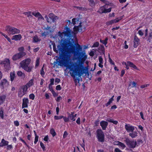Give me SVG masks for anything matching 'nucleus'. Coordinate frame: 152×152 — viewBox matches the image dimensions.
Masks as SVG:
<instances>
[{"label": "nucleus", "instance_id": "61", "mask_svg": "<svg viewBox=\"0 0 152 152\" xmlns=\"http://www.w3.org/2000/svg\"><path fill=\"white\" fill-rule=\"evenodd\" d=\"M76 123L78 124H80V118H78L76 121Z\"/></svg>", "mask_w": 152, "mask_h": 152}, {"label": "nucleus", "instance_id": "2", "mask_svg": "<svg viewBox=\"0 0 152 152\" xmlns=\"http://www.w3.org/2000/svg\"><path fill=\"white\" fill-rule=\"evenodd\" d=\"M81 56L82 57L81 60L74 63V69L73 70L72 68H70V74L71 76L75 79V81L77 80V79L75 78V76L82 72L84 69V67L83 65L84 61L87 58V56L85 52H83L81 53Z\"/></svg>", "mask_w": 152, "mask_h": 152}, {"label": "nucleus", "instance_id": "37", "mask_svg": "<svg viewBox=\"0 0 152 152\" xmlns=\"http://www.w3.org/2000/svg\"><path fill=\"white\" fill-rule=\"evenodd\" d=\"M50 134L52 135L53 137H54L56 135V132L54 129H51L50 130Z\"/></svg>", "mask_w": 152, "mask_h": 152}, {"label": "nucleus", "instance_id": "18", "mask_svg": "<svg viewBox=\"0 0 152 152\" xmlns=\"http://www.w3.org/2000/svg\"><path fill=\"white\" fill-rule=\"evenodd\" d=\"M125 128L127 132H132L134 130V127L129 124H126L125 126Z\"/></svg>", "mask_w": 152, "mask_h": 152}, {"label": "nucleus", "instance_id": "53", "mask_svg": "<svg viewBox=\"0 0 152 152\" xmlns=\"http://www.w3.org/2000/svg\"><path fill=\"white\" fill-rule=\"evenodd\" d=\"M138 33L140 36H142L143 35V32L141 30H139L138 31Z\"/></svg>", "mask_w": 152, "mask_h": 152}, {"label": "nucleus", "instance_id": "46", "mask_svg": "<svg viewBox=\"0 0 152 152\" xmlns=\"http://www.w3.org/2000/svg\"><path fill=\"white\" fill-rule=\"evenodd\" d=\"M31 12H25L24 13V14L27 17H29L31 16Z\"/></svg>", "mask_w": 152, "mask_h": 152}, {"label": "nucleus", "instance_id": "34", "mask_svg": "<svg viewBox=\"0 0 152 152\" xmlns=\"http://www.w3.org/2000/svg\"><path fill=\"white\" fill-rule=\"evenodd\" d=\"M89 2V4L91 7L94 6L95 5V3H94L93 0H88Z\"/></svg>", "mask_w": 152, "mask_h": 152}, {"label": "nucleus", "instance_id": "19", "mask_svg": "<svg viewBox=\"0 0 152 152\" xmlns=\"http://www.w3.org/2000/svg\"><path fill=\"white\" fill-rule=\"evenodd\" d=\"M140 40L136 36H135L134 41V47L135 48H137L139 45Z\"/></svg>", "mask_w": 152, "mask_h": 152}, {"label": "nucleus", "instance_id": "41", "mask_svg": "<svg viewBox=\"0 0 152 152\" xmlns=\"http://www.w3.org/2000/svg\"><path fill=\"white\" fill-rule=\"evenodd\" d=\"M38 136L36 134H35V140L34 141V143L35 144H36L37 142L38 141Z\"/></svg>", "mask_w": 152, "mask_h": 152}, {"label": "nucleus", "instance_id": "3", "mask_svg": "<svg viewBox=\"0 0 152 152\" xmlns=\"http://www.w3.org/2000/svg\"><path fill=\"white\" fill-rule=\"evenodd\" d=\"M31 61V60L30 58H27L22 61L20 63L21 67L28 72H30L31 70V67L28 66Z\"/></svg>", "mask_w": 152, "mask_h": 152}, {"label": "nucleus", "instance_id": "45", "mask_svg": "<svg viewBox=\"0 0 152 152\" xmlns=\"http://www.w3.org/2000/svg\"><path fill=\"white\" fill-rule=\"evenodd\" d=\"M62 118H63L64 121L65 122H67L69 121V117L67 118L66 117L63 116Z\"/></svg>", "mask_w": 152, "mask_h": 152}, {"label": "nucleus", "instance_id": "55", "mask_svg": "<svg viewBox=\"0 0 152 152\" xmlns=\"http://www.w3.org/2000/svg\"><path fill=\"white\" fill-rule=\"evenodd\" d=\"M12 148V145H7V149L8 150H10Z\"/></svg>", "mask_w": 152, "mask_h": 152}, {"label": "nucleus", "instance_id": "7", "mask_svg": "<svg viewBox=\"0 0 152 152\" xmlns=\"http://www.w3.org/2000/svg\"><path fill=\"white\" fill-rule=\"evenodd\" d=\"M28 88L27 85H25L21 86L18 90V96L20 97H22L24 95L27 93Z\"/></svg>", "mask_w": 152, "mask_h": 152}, {"label": "nucleus", "instance_id": "44", "mask_svg": "<svg viewBox=\"0 0 152 152\" xmlns=\"http://www.w3.org/2000/svg\"><path fill=\"white\" fill-rule=\"evenodd\" d=\"M52 22H55V21L58 19V17L56 16H54V15L53 17H52Z\"/></svg>", "mask_w": 152, "mask_h": 152}, {"label": "nucleus", "instance_id": "13", "mask_svg": "<svg viewBox=\"0 0 152 152\" xmlns=\"http://www.w3.org/2000/svg\"><path fill=\"white\" fill-rule=\"evenodd\" d=\"M123 18L122 16H121L119 18H117L116 19L112 20L108 22L107 24L108 25H110L115 23L118 22L120 20H121Z\"/></svg>", "mask_w": 152, "mask_h": 152}, {"label": "nucleus", "instance_id": "8", "mask_svg": "<svg viewBox=\"0 0 152 152\" xmlns=\"http://www.w3.org/2000/svg\"><path fill=\"white\" fill-rule=\"evenodd\" d=\"M96 137L99 141L103 142L104 141V134L101 129H98L96 131Z\"/></svg>", "mask_w": 152, "mask_h": 152}, {"label": "nucleus", "instance_id": "9", "mask_svg": "<svg viewBox=\"0 0 152 152\" xmlns=\"http://www.w3.org/2000/svg\"><path fill=\"white\" fill-rule=\"evenodd\" d=\"M10 61L9 59L5 58L1 62V64L4 65V68L7 70L10 69Z\"/></svg>", "mask_w": 152, "mask_h": 152}, {"label": "nucleus", "instance_id": "24", "mask_svg": "<svg viewBox=\"0 0 152 152\" xmlns=\"http://www.w3.org/2000/svg\"><path fill=\"white\" fill-rule=\"evenodd\" d=\"M137 131H132L129 134V135L132 138H134L137 136Z\"/></svg>", "mask_w": 152, "mask_h": 152}, {"label": "nucleus", "instance_id": "47", "mask_svg": "<svg viewBox=\"0 0 152 152\" xmlns=\"http://www.w3.org/2000/svg\"><path fill=\"white\" fill-rule=\"evenodd\" d=\"M99 43L98 42H96L94 43V44H93V46H92V48L93 47H97L99 45Z\"/></svg>", "mask_w": 152, "mask_h": 152}, {"label": "nucleus", "instance_id": "5", "mask_svg": "<svg viewBox=\"0 0 152 152\" xmlns=\"http://www.w3.org/2000/svg\"><path fill=\"white\" fill-rule=\"evenodd\" d=\"M110 5L106 4L104 6L101 7L99 10L98 12L100 13H106L109 12L111 10V7Z\"/></svg>", "mask_w": 152, "mask_h": 152}, {"label": "nucleus", "instance_id": "22", "mask_svg": "<svg viewBox=\"0 0 152 152\" xmlns=\"http://www.w3.org/2000/svg\"><path fill=\"white\" fill-rule=\"evenodd\" d=\"M8 141H5L4 139H2L0 143V147H3L6 145H8Z\"/></svg>", "mask_w": 152, "mask_h": 152}, {"label": "nucleus", "instance_id": "43", "mask_svg": "<svg viewBox=\"0 0 152 152\" xmlns=\"http://www.w3.org/2000/svg\"><path fill=\"white\" fill-rule=\"evenodd\" d=\"M72 23L73 24V25H74L76 24V22H77L78 21V20L76 18H74L72 19Z\"/></svg>", "mask_w": 152, "mask_h": 152}, {"label": "nucleus", "instance_id": "31", "mask_svg": "<svg viewBox=\"0 0 152 152\" xmlns=\"http://www.w3.org/2000/svg\"><path fill=\"white\" fill-rule=\"evenodd\" d=\"M33 84V80L32 79H31L28 83L26 85H27V86H28L29 87L31 86Z\"/></svg>", "mask_w": 152, "mask_h": 152}, {"label": "nucleus", "instance_id": "16", "mask_svg": "<svg viewBox=\"0 0 152 152\" xmlns=\"http://www.w3.org/2000/svg\"><path fill=\"white\" fill-rule=\"evenodd\" d=\"M28 99L27 98H24L23 99L22 108L27 107H28Z\"/></svg>", "mask_w": 152, "mask_h": 152}, {"label": "nucleus", "instance_id": "30", "mask_svg": "<svg viewBox=\"0 0 152 152\" xmlns=\"http://www.w3.org/2000/svg\"><path fill=\"white\" fill-rule=\"evenodd\" d=\"M107 121L109 122L112 123H113L115 124H117L118 123V121H117L114 120L113 119H107Z\"/></svg>", "mask_w": 152, "mask_h": 152}, {"label": "nucleus", "instance_id": "52", "mask_svg": "<svg viewBox=\"0 0 152 152\" xmlns=\"http://www.w3.org/2000/svg\"><path fill=\"white\" fill-rule=\"evenodd\" d=\"M152 32L151 33L149 34V36L148 39V41H149V42L150 41L151 39L152 38Z\"/></svg>", "mask_w": 152, "mask_h": 152}, {"label": "nucleus", "instance_id": "29", "mask_svg": "<svg viewBox=\"0 0 152 152\" xmlns=\"http://www.w3.org/2000/svg\"><path fill=\"white\" fill-rule=\"evenodd\" d=\"M17 74L19 76L23 78L25 77V74L20 71H18Z\"/></svg>", "mask_w": 152, "mask_h": 152}, {"label": "nucleus", "instance_id": "11", "mask_svg": "<svg viewBox=\"0 0 152 152\" xmlns=\"http://www.w3.org/2000/svg\"><path fill=\"white\" fill-rule=\"evenodd\" d=\"M26 55V53L24 52H20L14 55L12 58L14 61H16L22 57Z\"/></svg>", "mask_w": 152, "mask_h": 152}, {"label": "nucleus", "instance_id": "38", "mask_svg": "<svg viewBox=\"0 0 152 152\" xmlns=\"http://www.w3.org/2000/svg\"><path fill=\"white\" fill-rule=\"evenodd\" d=\"M108 59L109 62L110 63V64L112 65H115V63L110 58L109 54V55Z\"/></svg>", "mask_w": 152, "mask_h": 152}, {"label": "nucleus", "instance_id": "57", "mask_svg": "<svg viewBox=\"0 0 152 152\" xmlns=\"http://www.w3.org/2000/svg\"><path fill=\"white\" fill-rule=\"evenodd\" d=\"M14 124L16 126H18L19 125V122L17 121H14Z\"/></svg>", "mask_w": 152, "mask_h": 152}, {"label": "nucleus", "instance_id": "25", "mask_svg": "<svg viewBox=\"0 0 152 152\" xmlns=\"http://www.w3.org/2000/svg\"><path fill=\"white\" fill-rule=\"evenodd\" d=\"M6 97L5 95L0 96V105L2 104L5 101Z\"/></svg>", "mask_w": 152, "mask_h": 152}, {"label": "nucleus", "instance_id": "32", "mask_svg": "<svg viewBox=\"0 0 152 152\" xmlns=\"http://www.w3.org/2000/svg\"><path fill=\"white\" fill-rule=\"evenodd\" d=\"M107 40L108 38H106L104 40H100V42L103 44H104L105 45H106L107 43Z\"/></svg>", "mask_w": 152, "mask_h": 152}, {"label": "nucleus", "instance_id": "23", "mask_svg": "<svg viewBox=\"0 0 152 152\" xmlns=\"http://www.w3.org/2000/svg\"><path fill=\"white\" fill-rule=\"evenodd\" d=\"M77 115V114H75L74 115V113L72 112L71 114L69 116V118L72 121H73L75 120V118L76 117Z\"/></svg>", "mask_w": 152, "mask_h": 152}, {"label": "nucleus", "instance_id": "48", "mask_svg": "<svg viewBox=\"0 0 152 152\" xmlns=\"http://www.w3.org/2000/svg\"><path fill=\"white\" fill-rule=\"evenodd\" d=\"M40 145L42 148L43 151H45V146L44 144L42 142H41L40 143Z\"/></svg>", "mask_w": 152, "mask_h": 152}, {"label": "nucleus", "instance_id": "62", "mask_svg": "<svg viewBox=\"0 0 152 152\" xmlns=\"http://www.w3.org/2000/svg\"><path fill=\"white\" fill-rule=\"evenodd\" d=\"M20 140L24 143L25 145L27 147L28 146V145L27 144V143H26V142L24 140H23V139L21 138L20 139Z\"/></svg>", "mask_w": 152, "mask_h": 152}, {"label": "nucleus", "instance_id": "28", "mask_svg": "<svg viewBox=\"0 0 152 152\" xmlns=\"http://www.w3.org/2000/svg\"><path fill=\"white\" fill-rule=\"evenodd\" d=\"M10 80L12 82L15 77V75L14 72H11L10 73Z\"/></svg>", "mask_w": 152, "mask_h": 152}, {"label": "nucleus", "instance_id": "56", "mask_svg": "<svg viewBox=\"0 0 152 152\" xmlns=\"http://www.w3.org/2000/svg\"><path fill=\"white\" fill-rule=\"evenodd\" d=\"M48 34V32L46 31H45L43 33H42V35L43 36H46Z\"/></svg>", "mask_w": 152, "mask_h": 152}, {"label": "nucleus", "instance_id": "54", "mask_svg": "<svg viewBox=\"0 0 152 152\" xmlns=\"http://www.w3.org/2000/svg\"><path fill=\"white\" fill-rule=\"evenodd\" d=\"M68 133L66 131H65L64 132V134H63V137L64 138H65L68 135Z\"/></svg>", "mask_w": 152, "mask_h": 152}, {"label": "nucleus", "instance_id": "58", "mask_svg": "<svg viewBox=\"0 0 152 152\" xmlns=\"http://www.w3.org/2000/svg\"><path fill=\"white\" fill-rule=\"evenodd\" d=\"M61 88V87L60 85H58L56 86V89L57 90H60Z\"/></svg>", "mask_w": 152, "mask_h": 152}, {"label": "nucleus", "instance_id": "60", "mask_svg": "<svg viewBox=\"0 0 152 152\" xmlns=\"http://www.w3.org/2000/svg\"><path fill=\"white\" fill-rule=\"evenodd\" d=\"M76 46L77 47V48L78 50H82V48L80 46L79 44H77L76 45Z\"/></svg>", "mask_w": 152, "mask_h": 152}, {"label": "nucleus", "instance_id": "14", "mask_svg": "<svg viewBox=\"0 0 152 152\" xmlns=\"http://www.w3.org/2000/svg\"><path fill=\"white\" fill-rule=\"evenodd\" d=\"M32 14L38 18V20H44V18L39 12H32Z\"/></svg>", "mask_w": 152, "mask_h": 152}, {"label": "nucleus", "instance_id": "64", "mask_svg": "<svg viewBox=\"0 0 152 152\" xmlns=\"http://www.w3.org/2000/svg\"><path fill=\"white\" fill-rule=\"evenodd\" d=\"M115 152H121V151L118 148H116L115 149Z\"/></svg>", "mask_w": 152, "mask_h": 152}, {"label": "nucleus", "instance_id": "63", "mask_svg": "<svg viewBox=\"0 0 152 152\" xmlns=\"http://www.w3.org/2000/svg\"><path fill=\"white\" fill-rule=\"evenodd\" d=\"M24 50V48L23 47H21L20 48H19L18 49V50L20 52H23V51Z\"/></svg>", "mask_w": 152, "mask_h": 152}, {"label": "nucleus", "instance_id": "35", "mask_svg": "<svg viewBox=\"0 0 152 152\" xmlns=\"http://www.w3.org/2000/svg\"><path fill=\"white\" fill-rule=\"evenodd\" d=\"M0 117L2 119L4 118V113L3 110L2 108L0 109Z\"/></svg>", "mask_w": 152, "mask_h": 152}, {"label": "nucleus", "instance_id": "39", "mask_svg": "<svg viewBox=\"0 0 152 152\" xmlns=\"http://www.w3.org/2000/svg\"><path fill=\"white\" fill-rule=\"evenodd\" d=\"M119 146L122 149H124L125 147V145L121 142H120Z\"/></svg>", "mask_w": 152, "mask_h": 152}, {"label": "nucleus", "instance_id": "42", "mask_svg": "<svg viewBox=\"0 0 152 152\" xmlns=\"http://www.w3.org/2000/svg\"><path fill=\"white\" fill-rule=\"evenodd\" d=\"M136 85V83L134 81H133L130 83V86L132 87H135Z\"/></svg>", "mask_w": 152, "mask_h": 152}, {"label": "nucleus", "instance_id": "6", "mask_svg": "<svg viewBox=\"0 0 152 152\" xmlns=\"http://www.w3.org/2000/svg\"><path fill=\"white\" fill-rule=\"evenodd\" d=\"M6 30L9 35H13L15 34H19L20 30L15 27L8 26L6 27Z\"/></svg>", "mask_w": 152, "mask_h": 152}, {"label": "nucleus", "instance_id": "1", "mask_svg": "<svg viewBox=\"0 0 152 152\" xmlns=\"http://www.w3.org/2000/svg\"><path fill=\"white\" fill-rule=\"evenodd\" d=\"M66 24L64 28V32L61 33L59 32L58 33V35L61 38V39L60 43L57 46V48L54 46L53 50L56 53L58 52L60 54L70 55L71 53H73L75 51V47L73 44L67 43L66 39L64 40L66 37H70L71 36L76 34L78 31H81L82 29L81 23H80L78 26H75L73 28L74 32L71 30L68 27L71 23L70 20H67L66 21Z\"/></svg>", "mask_w": 152, "mask_h": 152}, {"label": "nucleus", "instance_id": "20", "mask_svg": "<svg viewBox=\"0 0 152 152\" xmlns=\"http://www.w3.org/2000/svg\"><path fill=\"white\" fill-rule=\"evenodd\" d=\"M22 38V36L21 34H17L13 36L12 37V40H15V41L20 40Z\"/></svg>", "mask_w": 152, "mask_h": 152}, {"label": "nucleus", "instance_id": "10", "mask_svg": "<svg viewBox=\"0 0 152 152\" xmlns=\"http://www.w3.org/2000/svg\"><path fill=\"white\" fill-rule=\"evenodd\" d=\"M125 141L127 146L130 148H134L137 144V142L135 141L131 140L127 138L126 139Z\"/></svg>", "mask_w": 152, "mask_h": 152}, {"label": "nucleus", "instance_id": "17", "mask_svg": "<svg viewBox=\"0 0 152 152\" xmlns=\"http://www.w3.org/2000/svg\"><path fill=\"white\" fill-rule=\"evenodd\" d=\"M54 16V14L53 13H50L49 15V18L46 15L45 17V18L46 19L48 22L51 23L52 22V17Z\"/></svg>", "mask_w": 152, "mask_h": 152}, {"label": "nucleus", "instance_id": "12", "mask_svg": "<svg viewBox=\"0 0 152 152\" xmlns=\"http://www.w3.org/2000/svg\"><path fill=\"white\" fill-rule=\"evenodd\" d=\"M8 85V82L5 79H4L2 80L0 83V86L1 88H3L4 87H7Z\"/></svg>", "mask_w": 152, "mask_h": 152}, {"label": "nucleus", "instance_id": "33", "mask_svg": "<svg viewBox=\"0 0 152 152\" xmlns=\"http://www.w3.org/2000/svg\"><path fill=\"white\" fill-rule=\"evenodd\" d=\"M39 60L40 58H37L35 63V67H38L39 65Z\"/></svg>", "mask_w": 152, "mask_h": 152}, {"label": "nucleus", "instance_id": "4", "mask_svg": "<svg viewBox=\"0 0 152 152\" xmlns=\"http://www.w3.org/2000/svg\"><path fill=\"white\" fill-rule=\"evenodd\" d=\"M68 61L67 58L63 57L57 59L56 62H54V64L55 66L58 64V65L61 66H66L68 64Z\"/></svg>", "mask_w": 152, "mask_h": 152}, {"label": "nucleus", "instance_id": "26", "mask_svg": "<svg viewBox=\"0 0 152 152\" xmlns=\"http://www.w3.org/2000/svg\"><path fill=\"white\" fill-rule=\"evenodd\" d=\"M99 66L102 68L103 67L102 65L103 64V60L102 57L99 56Z\"/></svg>", "mask_w": 152, "mask_h": 152}, {"label": "nucleus", "instance_id": "36", "mask_svg": "<svg viewBox=\"0 0 152 152\" xmlns=\"http://www.w3.org/2000/svg\"><path fill=\"white\" fill-rule=\"evenodd\" d=\"M63 117V116L60 115V116H57V115H55L54 116V119L56 120H58L62 118Z\"/></svg>", "mask_w": 152, "mask_h": 152}, {"label": "nucleus", "instance_id": "40", "mask_svg": "<svg viewBox=\"0 0 152 152\" xmlns=\"http://www.w3.org/2000/svg\"><path fill=\"white\" fill-rule=\"evenodd\" d=\"M99 50L102 53L104 52V47L103 46L101 45L99 47Z\"/></svg>", "mask_w": 152, "mask_h": 152}, {"label": "nucleus", "instance_id": "27", "mask_svg": "<svg viewBox=\"0 0 152 152\" xmlns=\"http://www.w3.org/2000/svg\"><path fill=\"white\" fill-rule=\"evenodd\" d=\"M128 65H129V66L130 67L133 68L134 69H137V66L134 65L133 63L132 62L129 61L128 62Z\"/></svg>", "mask_w": 152, "mask_h": 152}, {"label": "nucleus", "instance_id": "50", "mask_svg": "<svg viewBox=\"0 0 152 152\" xmlns=\"http://www.w3.org/2000/svg\"><path fill=\"white\" fill-rule=\"evenodd\" d=\"M40 74L42 77H43L45 75V72L44 71L43 66L41 69L40 71Z\"/></svg>", "mask_w": 152, "mask_h": 152}, {"label": "nucleus", "instance_id": "59", "mask_svg": "<svg viewBox=\"0 0 152 152\" xmlns=\"http://www.w3.org/2000/svg\"><path fill=\"white\" fill-rule=\"evenodd\" d=\"M54 79L53 78H52L50 79V84L49 85L50 86L52 85H53L54 84Z\"/></svg>", "mask_w": 152, "mask_h": 152}, {"label": "nucleus", "instance_id": "49", "mask_svg": "<svg viewBox=\"0 0 152 152\" xmlns=\"http://www.w3.org/2000/svg\"><path fill=\"white\" fill-rule=\"evenodd\" d=\"M35 97L34 94H31L29 95V98L32 100H34Z\"/></svg>", "mask_w": 152, "mask_h": 152}, {"label": "nucleus", "instance_id": "51", "mask_svg": "<svg viewBox=\"0 0 152 152\" xmlns=\"http://www.w3.org/2000/svg\"><path fill=\"white\" fill-rule=\"evenodd\" d=\"M149 86V84H145L141 85L140 87L142 88H143L146 87H147L148 86Z\"/></svg>", "mask_w": 152, "mask_h": 152}, {"label": "nucleus", "instance_id": "21", "mask_svg": "<svg viewBox=\"0 0 152 152\" xmlns=\"http://www.w3.org/2000/svg\"><path fill=\"white\" fill-rule=\"evenodd\" d=\"M100 125L103 130H105L108 125V123L104 121H102L100 123Z\"/></svg>", "mask_w": 152, "mask_h": 152}, {"label": "nucleus", "instance_id": "15", "mask_svg": "<svg viewBox=\"0 0 152 152\" xmlns=\"http://www.w3.org/2000/svg\"><path fill=\"white\" fill-rule=\"evenodd\" d=\"M41 40V39L40 37H39L37 35H35L33 37L32 42L33 43H38L40 42Z\"/></svg>", "mask_w": 152, "mask_h": 152}]
</instances>
